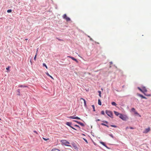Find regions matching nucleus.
Returning a JSON list of instances; mask_svg holds the SVG:
<instances>
[{
  "instance_id": "obj_1",
  "label": "nucleus",
  "mask_w": 151,
  "mask_h": 151,
  "mask_svg": "<svg viewBox=\"0 0 151 151\" xmlns=\"http://www.w3.org/2000/svg\"><path fill=\"white\" fill-rule=\"evenodd\" d=\"M142 90H143V91H142V93H144L145 96H151V95L150 94L145 93L147 92V90L145 87H142Z\"/></svg>"
},
{
  "instance_id": "obj_2",
  "label": "nucleus",
  "mask_w": 151,
  "mask_h": 151,
  "mask_svg": "<svg viewBox=\"0 0 151 151\" xmlns=\"http://www.w3.org/2000/svg\"><path fill=\"white\" fill-rule=\"evenodd\" d=\"M119 117L120 118L124 121H126L128 119L127 116L125 115H123L122 114H120V115L119 116Z\"/></svg>"
},
{
  "instance_id": "obj_3",
  "label": "nucleus",
  "mask_w": 151,
  "mask_h": 151,
  "mask_svg": "<svg viewBox=\"0 0 151 151\" xmlns=\"http://www.w3.org/2000/svg\"><path fill=\"white\" fill-rule=\"evenodd\" d=\"M106 113L107 114L108 116H109V117H110L111 118L113 117V114H112V112L111 111H109V110H106Z\"/></svg>"
},
{
  "instance_id": "obj_4",
  "label": "nucleus",
  "mask_w": 151,
  "mask_h": 151,
  "mask_svg": "<svg viewBox=\"0 0 151 151\" xmlns=\"http://www.w3.org/2000/svg\"><path fill=\"white\" fill-rule=\"evenodd\" d=\"M60 142L62 143V145H65L69 146L67 145L68 144H69V142L65 140H62L60 141Z\"/></svg>"
},
{
  "instance_id": "obj_5",
  "label": "nucleus",
  "mask_w": 151,
  "mask_h": 151,
  "mask_svg": "<svg viewBox=\"0 0 151 151\" xmlns=\"http://www.w3.org/2000/svg\"><path fill=\"white\" fill-rule=\"evenodd\" d=\"M63 18L65 19L67 21H68L70 20V18L67 16L66 14H64L63 16Z\"/></svg>"
},
{
  "instance_id": "obj_6",
  "label": "nucleus",
  "mask_w": 151,
  "mask_h": 151,
  "mask_svg": "<svg viewBox=\"0 0 151 151\" xmlns=\"http://www.w3.org/2000/svg\"><path fill=\"white\" fill-rule=\"evenodd\" d=\"M150 130V128L148 127L147 128H146L145 129L144 131L143 132V133H147L149 132Z\"/></svg>"
},
{
  "instance_id": "obj_7",
  "label": "nucleus",
  "mask_w": 151,
  "mask_h": 151,
  "mask_svg": "<svg viewBox=\"0 0 151 151\" xmlns=\"http://www.w3.org/2000/svg\"><path fill=\"white\" fill-rule=\"evenodd\" d=\"M69 118L72 119H80V118L77 116L76 117H74L73 116H70L68 117Z\"/></svg>"
},
{
  "instance_id": "obj_8",
  "label": "nucleus",
  "mask_w": 151,
  "mask_h": 151,
  "mask_svg": "<svg viewBox=\"0 0 151 151\" xmlns=\"http://www.w3.org/2000/svg\"><path fill=\"white\" fill-rule=\"evenodd\" d=\"M68 57H69V58H70L72 59L73 60L76 61L77 63L78 62V61L76 59H75V58H73V57H71V56H68Z\"/></svg>"
},
{
  "instance_id": "obj_9",
  "label": "nucleus",
  "mask_w": 151,
  "mask_h": 151,
  "mask_svg": "<svg viewBox=\"0 0 151 151\" xmlns=\"http://www.w3.org/2000/svg\"><path fill=\"white\" fill-rule=\"evenodd\" d=\"M137 95L140 96V97H142V98L143 99H146V98L144 96H143L142 95H141V94H137Z\"/></svg>"
},
{
  "instance_id": "obj_10",
  "label": "nucleus",
  "mask_w": 151,
  "mask_h": 151,
  "mask_svg": "<svg viewBox=\"0 0 151 151\" xmlns=\"http://www.w3.org/2000/svg\"><path fill=\"white\" fill-rule=\"evenodd\" d=\"M71 124H72L71 123V122H67L66 123V125L69 126L70 127H72V126H71Z\"/></svg>"
},
{
  "instance_id": "obj_11",
  "label": "nucleus",
  "mask_w": 151,
  "mask_h": 151,
  "mask_svg": "<svg viewBox=\"0 0 151 151\" xmlns=\"http://www.w3.org/2000/svg\"><path fill=\"white\" fill-rule=\"evenodd\" d=\"M114 114L117 116H118L119 115H120V114H120L118 112L116 111H114Z\"/></svg>"
},
{
  "instance_id": "obj_12",
  "label": "nucleus",
  "mask_w": 151,
  "mask_h": 151,
  "mask_svg": "<svg viewBox=\"0 0 151 151\" xmlns=\"http://www.w3.org/2000/svg\"><path fill=\"white\" fill-rule=\"evenodd\" d=\"M77 123L78 124H80L82 126L84 127L85 126L84 124L83 123H81V122H78Z\"/></svg>"
},
{
  "instance_id": "obj_13",
  "label": "nucleus",
  "mask_w": 151,
  "mask_h": 151,
  "mask_svg": "<svg viewBox=\"0 0 151 151\" xmlns=\"http://www.w3.org/2000/svg\"><path fill=\"white\" fill-rule=\"evenodd\" d=\"M51 151H60V150L58 149L53 148L52 150Z\"/></svg>"
},
{
  "instance_id": "obj_14",
  "label": "nucleus",
  "mask_w": 151,
  "mask_h": 151,
  "mask_svg": "<svg viewBox=\"0 0 151 151\" xmlns=\"http://www.w3.org/2000/svg\"><path fill=\"white\" fill-rule=\"evenodd\" d=\"M46 74L48 76H50L51 78H52V79H54V78H53L50 75H49V74L47 72H46Z\"/></svg>"
},
{
  "instance_id": "obj_15",
  "label": "nucleus",
  "mask_w": 151,
  "mask_h": 151,
  "mask_svg": "<svg viewBox=\"0 0 151 151\" xmlns=\"http://www.w3.org/2000/svg\"><path fill=\"white\" fill-rule=\"evenodd\" d=\"M19 87H28L27 86H24V85H19Z\"/></svg>"
},
{
  "instance_id": "obj_16",
  "label": "nucleus",
  "mask_w": 151,
  "mask_h": 151,
  "mask_svg": "<svg viewBox=\"0 0 151 151\" xmlns=\"http://www.w3.org/2000/svg\"><path fill=\"white\" fill-rule=\"evenodd\" d=\"M81 99H82L83 100L84 102V105L85 106H86V102L85 100L82 98H81Z\"/></svg>"
},
{
  "instance_id": "obj_17",
  "label": "nucleus",
  "mask_w": 151,
  "mask_h": 151,
  "mask_svg": "<svg viewBox=\"0 0 151 151\" xmlns=\"http://www.w3.org/2000/svg\"><path fill=\"white\" fill-rule=\"evenodd\" d=\"M134 113L135 114L138 115L140 117H141V116L139 113H138L136 111H135L134 112Z\"/></svg>"
},
{
  "instance_id": "obj_18",
  "label": "nucleus",
  "mask_w": 151,
  "mask_h": 151,
  "mask_svg": "<svg viewBox=\"0 0 151 151\" xmlns=\"http://www.w3.org/2000/svg\"><path fill=\"white\" fill-rule=\"evenodd\" d=\"M98 104L100 105H101V101L100 99H99L98 100Z\"/></svg>"
},
{
  "instance_id": "obj_19",
  "label": "nucleus",
  "mask_w": 151,
  "mask_h": 151,
  "mask_svg": "<svg viewBox=\"0 0 151 151\" xmlns=\"http://www.w3.org/2000/svg\"><path fill=\"white\" fill-rule=\"evenodd\" d=\"M111 104L112 105L114 106H116V104L114 102H112L111 103Z\"/></svg>"
},
{
  "instance_id": "obj_20",
  "label": "nucleus",
  "mask_w": 151,
  "mask_h": 151,
  "mask_svg": "<svg viewBox=\"0 0 151 151\" xmlns=\"http://www.w3.org/2000/svg\"><path fill=\"white\" fill-rule=\"evenodd\" d=\"M43 65L46 67L47 69V67L45 63H43Z\"/></svg>"
},
{
  "instance_id": "obj_21",
  "label": "nucleus",
  "mask_w": 151,
  "mask_h": 151,
  "mask_svg": "<svg viewBox=\"0 0 151 151\" xmlns=\"http://www.w3.org/2000/svg\"><path fill=\"white\" fill-rule=\"evenodd\" d=\"M137 88L141 92H142V91H143V90H142V88H141L139 87H138Z\"/></svg>"
},
{
  "instance_id": "obj_22",
  "label": "nucleus",
  "mask_w": 151,
  "mask_h": 151,
  "mask_svg": "<svg viewBox=\"0 0 151 151\" xmlns=\"http://www.w3.org/2000/svg\"><path fill=\"white\" fill-rule=\"evenodd\" d=\"M98 92L99 93V96H100V97H101V91H98Z\"/></svg>"
},
{
  "instance_id": "obj_23",
  "label": "nucleus",
  "mask_w": 151,
  "mask_h": 151,
  "mask_svg": "<svg viewBox=\"0 0 151 151\" xmlns=\"http://www.w3.org/2000/svg\"><path fill=\"white\" fill-rule=\"evenodd\" d=\"M131 110H132V111H133L134 112L135 111H136L135 109L134 108H132V109Z\"/></svg>"
},
{
  "instance_id": "obj_24",
  "label": "nucleus",
  "mask_w": 151,
  "mask_h": 151,
  "mask_svg": "<svg viewBox=\"0 0 151 151\" xmlns=\"http://www.w3.org/2000/svg\"><path fill=\"white\" fill-rule=\"evenodd\" d=\"M12 12L11 9H9L7 10V12L8 13H10Z\"/></svg>"
},
{
  "instance_id": "obj_25",
  "label": "nucleus",
  "mask_w": 151,
  "mask_h": 151,
  "mask_svg": "<svg viewBox=\"0 0 151 151\" xmlns=\"http://www.w3.org/2000/svg\"><path fill=\"white\" fill-rule=\"evenodd\" d=\"M101 143L104 146H105L106 147V146L105 144H104V142H101Z\"/></svg>"
},
{
  "instance_id": "obj_26",
  "label": "nucleus",
  "mask_w": 151,
  "mask_h": 151,
  "mask_svg": "<svg viewBox=\"0 0 151 151\" xmlns=\"http://www.w3.org/2000/svg\"><path fill=\"white\" fill-rule=\"evenodd\" d=\"M37 55V53H36V55H35V56L34 58V60L35 61H36V58Z\"/></svg>"
},
{
  "instance_id": "obj_27",
  "label": "nucleus",
  "mask_w": 151,
  "mask_h": 151,
  "mask_svg": "<svg viewBox=\"0 0 151 151\" xmlns=\"http://www.w3.org/2000/svg\"><path fill=\"white\" fill-rule=\"evenodd\" d=\"M92 107H93V111H95V106H94V105H92Z\"/></svg>"
},
{
  "instance_id": "obj_28",
  "label": "nucleus",
  "mask_w": 151,
  "mask_h": 151,
  "mask_svg": "<svg viewBox=\"0 0 151 151\" xmlns=\"http://www.w3.org/2000/svg\"><path fill=\"white\" fill-rule=\"evenodd\" d=\"M101 114L103 115L105 114L104 111H101Z\"/></svg>"
},
{
  "instance_id": "obj_29",
  "label": "nucleus",
  "mask_w": 151,
  "mask_h": 151,
  "mask_svg": "<svg viewBox=\"0 0 151 151\" xmlns=\"http://www.w3.org/2000/svg\"><path fill=\"white\" fill-rule=\"evenodd\" d=\"M111 127H116V126L115 125H111Z\"/></svg>"
},
{
  "instance_id": "obj_30",
  "label": "nucleus",
  "mask_w": 151,
  "mask_h": 151,
  "mask_svg": "<svg viewBox=\"0 0 151 151\" xmlns=\"http://www.w3.org/2000/svg\"><path fill=\"white\" fill-rule=\"evenodd\" d=\"M58 40H59L60 41H63V40H62V39H59V38H56Z\"/></svg>"
},
{
  "instance_id": "obj_31",
  "label": "nucleus",
  "mask_w": 151,
  "mask_h": 151,
  "mask_svg": "<svg viewBox=\"0 0 151 151\" xmlns=\"http://www.w3.org/2000/svg\"><path fill=\"white\" fill-rule=\"evenodd\" d=\"M43 138V139L44 140H45V141H46V140H48V139H46V138H44V137H43V138Z\"/></svg>"
},
{
  "instance_id": "obj_32",
  "label": "nucleus",
  "mask_w": 151,
  "mask_h": 151,
  "mask_svg": "<svg viewBox=\"0 0 151 151\" xmlns=\"http://www.w3.org/2000/svg\"><path fill=\"white\" fill-rule=\"evenodd\" d=\"M109 135L112 138H114V136L112 134H110Z\"/></svg>"
},
{
  "instance_id": "obj_33",
  "label": "nucleus",
  "mask_w": 151,
  "mask_h": 151,
  "mask_svg": "<svg viewBox=\"0 0 151 151\" xmlns=\"http://www.w3.org/2000/svg\"><path fill=\"white\" fill-rule=\"evenodd\" d=\"M74 126H75V127H78V128H80V127H79L78 125H74Z\"/></svg>"
},
{
  "instance_id": "obj_34",
  "label": "nucleus",
  "mask_w": 151,
  "mask_h": 151,
  "mask_svg": "<svg viewBox=\"0 0 151 151\" xmlns=\"http://www.w3.org/2000/svg\"><path fill=\"white\" fill-rule=\"evenodd\" d=\"M101 125H104V126H106V125L104 124V123H101Z\"/></svg>"
},
{
  "instance_id": "obj_35",
  "label": "nucleus",
  "mask_w": 151,
  "mask_h": 151,
  "mask_svg": "<svg viewBox=\"0 0 151 151\" xmlns=\"http://www.w3.org/2000/svg\"><path fill=\"white\" fill-rule=\"evenodd\" d=\"M9 66H8L7 68H6V69L7 70H9Z\"/></svg>"
},
{
  "instance_id": "obj_36",
  "label": "nucleus",
  "mask_w": 151,
  "mask_h": 151,
  "mask_svg": "<svg viewBox=\"0 0 151 151\" xmlns=\"http://www.w3.org/2000/svg\"><path fill=\"white\" fill-rule=\"evenodd\" d=\"M103 122L104 123H105L107 124L108 123V122L106 121H103Z\"/></svg>"
},
{
  "instance_id": "obj_37",
  "label": "nucleus",
  "mask_w": 151,
  "mask_h": 151,
  "mask_svg": "<svg viewBox=\"0 0 151 151\" xmlns=\"http://www.w3.org/2000/svg\"><path fill=\"white\" fill-rule=\"evenodd\" d=\"M71 128H72L73 129H74L75 130H77L75 128H74V127H71Z\"/></svg>"
},
{
  "instance_id": "obj_38",
  "label": "nucleus",
  "mask_w": 151,
  "mask_h": 151,
  "mask_svg": "<svg viewBox=\"0 0 151 151\" xmlns=\"http://www.w3.org/2000/svg\"><path fill=\"white\" fill-rule=\"evenodd\" d=\"M34 132L35 133H36V134H38V133L37 132V131H34Z\"/></svg>"
},
{
  "instance_id": "obj_39",
  "label": "nucleus",
  "mask_w": 151,
  "mask_h": 151,
  "mask_svg": "<svg viewBox=\"0 0 151 151\" xmlns=\"http://www.w3.org/2000/svg\"><path fill=\"white\" fill-rule=\"evenodd\" d=\"M130 129H134V128L133 127H130Z\"/></svg>"
},
{
  "instance_id": "obj_40",
  "label": "nucleus",
  "mask_w": 151,
  "mask_h": 151,
  "mask_svg": "<svg viewBox=\"0 0 151 151\" xmlns=\"http://www.w3.org/2000/svg\"><path fill=\"white\" fill-rule=\"evenodd\" d=\"M38 48H37V52H36V53H37V52H38Z\"/></svg>"
},
{
  "instance_id": "obj_41",
  "label": "nucleus",
  "mask_w": 151,
  "mask_h": 151,
  "mask_svg": "<svg viewBox=\"0 0 151 151\" xmlns=\"http://www.w3.org/2000/svg\"><path fill=\"white\" fill-rule=\"evenodd\" d=\"M74 121L75 122H77H77H78V121H76V120H74Z\"/></svg>"
},
{
  "instance_id": "obj_42",
  "label": "nucleus",
  "mask_w": 151,
  "mask_h": 151,
  "mask_svg": "<svg viewBox=\"0 0 151 151\" xmlns=\"http://www.w3.org/2000/svg\"><path fill=\"white\" fill-rule=\"evenodd\" d=\"M106 126L107 127H109L108 126V125H106Z\"/></svg>"
},
{
  "instance_id": "obj_43",
  "label": "nucleus",
  "mask_w": 151,
  "mask_h": 151,
  "mask_svg": "<svg viewBox=\"0 0 151 151\" xmlns=\"http://www.w3.org/2000/svg\"><path fill=\"white\" fill-rule=\"evenodd\" d=\"M128 127H127L126 128V129H128Z\"/></svg>"
},
{
  "instance_id": "obj_44",
  "label": "nucleus",
  "mask_w": 151,
  "mask_h": 151,
  "mask_svg": "<svg viewBox=\"0 0 151 151\" xmlns=\"http://www.w3.org/2000/svg\"><path fill=\"white\" fill-rule=\"evenodd\" d=\"M100 120L99 119H98L97 120V121H99Z\"/></svg>"
},
{
  "instance_id": "obj_45",
  "label": "nucleus",
  "mask_w": 151,
  "mask_h": 151,
  "mask_svg": "<svg viewBox=\"0 0 151 151\" xmlns=\"http://www.w3.org/2000/svg\"><path fill=\"white\" fill-rule=\"evenodd\" d=\"M110 63H111V64H112V62H110Z\"/></svg>"
},
{
  "instance_id": "obj_46",
  "label": "nucleus",
  "mask_w": 151,
  "mask_h": 151,
  "mask_svg": "<svg viewBox=\"0 0 151 151\" xmlns=\"http://www.w3.org/2000/svg\"><path fill=\"white\" fill-rule=\"evenodd\" d=\"M25 40H27V39H25Z\"/></svg>"
},
{
  "instance_id": "obj_47",
  "label": "nucleus",
  "mask_w": 151,
  "mask_h": 151,
  "mask_svg": "<svg viewBox=\"0 0 151 151\" xmlns=\"http://www.w3.org/2000/svg\"><path fill=\"white\" fill-rule=\"evenodd\" d=\"M1 120V119L0 118V120Z\"/></svg>"
}]
</instances>
